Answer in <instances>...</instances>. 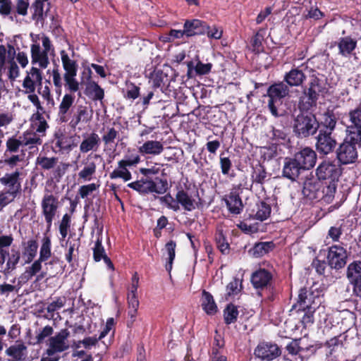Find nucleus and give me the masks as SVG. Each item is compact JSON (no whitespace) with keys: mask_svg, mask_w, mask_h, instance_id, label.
I'll use <instances>...</instances> for the list:
<instances>
[{"mask_svg":"<svg viewBox=\"0 0 361 361\" xmlns=\"http://www.w3.org/2000/svg\"><path fill=\"white\" fill-rule=\"evenodd\" d=\"M219 164L222 174L228 175L233 165L231 159L229 157H226L224 152H221L219 155Z\"/></svg>","mask_w":361,"mask_h":361,"instance_id":"59","label":"nucleus"},{"mask_svg":"<svg viewBox=\"0 0 361 361\" xmlns=\"http://www.w3.org/2000/svg\"><path fill=\"white\" fill-rule=\"evenodd\" d=\"M346 276L353 286V294L361 298V261H353L348 264Z\"/></svg>","mask_w":361,"mask_h":361,"instance_id":"17","label":"nucleus"},{"mask_svg":"<svg viewBox=\"0 0 361 361\" xmlns=\"http://www.w3.org/2000/svg\"><path fill=\"white\" fill-rule=\"evenodd\" d=\"M69 336L70 332L67 329H61L54 336L50 337L49 343L60 351H65L68 348V345L66 343V340Z\"/></svg>","mask_w":361,"mask_h":361,"instance_id":"33","label":"nucleus"},{"mask_svg":"<svg viewBox=\"0 0 361 361\" xmlns=\"http://www.w3.org/2000/svg\"><path fill=\"white\" fill-rule=\"evenodd\" d=\"M23 147L28 146L32 152L38 150V145H42V140L36 133H25L21 136Z\"/></svg>","mask_w":361,"mask_h":361,"instance_id":"42","label":"nucleus"},{"mask_svg":"<svg viewBox=\"0 0 361 361\" xmlns=\"http://www.w3.org/2000/svg\"><path fill=\"white\" fill-rule=\"evenodd\" d=\"M263 36L257 32L250 40V44L252 47V51L256 53H260L263 51L264 47L262 45Z\"/></svg>","mask_w":361,"mask_h":361,"instance_id":"62","label":"nucleus"},{"mask_svg":"<svg viewBox=\"0 0 361 361\" xmlns=\"http://www.w3.org/2000/svg\"><path fill=\"white\" fill-rule=\"evenodd\" d=\"M159 200V202L161 204H165L167 208L172 209L174 212H177L180 209L179 205H178V203L176 202V197L173 198L172 195L170 193H167L164 196H161L158 197Z\"/></svg>","mask_w":361,"mask_h":361,"instance_id":"58","label":"nucleus"},{"mask_svg":"<svg viewBox=\"0 0 361 361\" xmlns=\"http://www.w3.org/2000/svg\"><path fill=\"white\" fill-rule=\"evenodd\" d=\"M176 243L173 240H170L165 245V250L168 255V259L165 267L166 270L169 273H171L173 267V263L176 257Z\"/></svg>","mask_w":361,"mask_h":361,"instance_id":"48","label":"nucleus"},{"mask_svg":"<svg viewBox=\"0 0 361 361\" xmlns=\"http://www.w3.org/2000/svg\"><path fill=\"white\" fill-rule=\"evenodd\" d=\"M256 357L271 361L281 355V350L275 343L262 342L255 350Z\"/></svg>","mask_w":361,"mask_h":361,"instance_id":"21","label":"nucleus"},{"mask_svg":"<svg viewBox=\"0 0 361 361\" xmlns=\"http://www.w3.org/2000/svg\"><path fill=\"white\" fill-rule=\"evenodd\" d=\"M105 256H106V254L102 245V238L98 236L93 248V259L95 262H99Z\"/></svg>","mask_w":361,"mask_h":361,"instance_id":"55","label":"nucleus"},{"mask_svg":"<svg viewBox=\"0 0 361 361\" xmlns=\"http://www.w3.org/2000/svg\"><path fill=\"white\" fill-rule=\"evenodd\" d=\"M164 150V145L157 140H147L142 146L138 147V152L142 154L153 156L160 154Z\"/></svg>","mask_w":361,"mask_h":361,"instance_id":"31","label":"nucleus"},{"mask_svg":"<svg viewBox=\"0 0 361 361\" xmlns=\"http://www.w3.org/2000/svg\"><path fill=\"white\" fill-rule=\"evenodd\" d=\"M274 269L259 268L250 276V282L253 288L257 290V295L263 297V291L265 292L264 300L274 302L279 300V288L274 281Z\"/></svg>","mask_w":361,"mask_h":361,"instance_id":"2","label":"nucleus"},{"mask_svg":"<svg viewBox=\"0 0 361 361\" xmlns=\"http://www.w3.org/2000/svg\"><path fill=\"white\" fill-rule=\"evenodd\" d=\"M21 258V252L16 246H13L8 255L7 256V262L6 263V274H11L14 271Z\"/></svg>","mask_w":361,"mask_h":361,"instance_id":"38","label":"nucleus"},{"mask_svg":"<svg viewBox=\"0 0 361 361\" xmlns=\"http://www.w3.org/2000/svg\"><path fill=\"white\" fill-rule=\"evenodd\" d=\"M275 248V244L273 241L258 242L250 248L249 253L254 257L259 258L269 253Z\"/></svg>","mask_w":361,"mask_h":361,"instance_id":"32","label":"nucleus"},{"mask_svg":"<svg viewBox=\"0 0 361 361\" xmlns=\"http://www.w3.org/2000/svg\"><path fill=\"white\" fill-rule=\"evenodd\" d=\"M292 157L305 171L313 169L317 160V153L310 147L300 149L295 152Z\"/></svg>","mask_w":361,"mask_h":361,"instance_id":"16","label":"nucleus"},{"mask_svg":"<svg viewBox=\"0 0 361 361\" xmlns=\"http://www.w3.org/2000/svg\"><path fill=\"white\" fill-rule=\"evenodd\" d=\"M25 156L21 136L13 135L8 137L6 141V149L4 152L1 162L9 168L13 169L18 164L25 161Z\"/></svg>","mask_w":361,"mask_h":361,"instance_id":"9","label":"nucleus"},{"mask_svg":"<svg viewBox=\"0 0 361 361\" xmlns=\"http://www.w3.org/2000/svg\"><path fill=\"white\" fill-rule=\"evenodd\" d=\"M271 174H269L264 165L258 163L252 167L250 179L253 185L262 186L269 180Z\"/></svg>","mask_w":361,"mask_h":361,"instance_id":"29","label":"nucleus"},{"mask_svg":"<svg viewBox=\"0 0 361 361\" xmlns=\"http://www.w3.org/2000/svg\"><path fill=\"white\" fill-rule=\"evenodd\" d=\"M31 63L32 65L38 63L41 68H46L49 64V56L45 51L41 49L38 43L31 45Z\"/></svg>","mask_w":361,"mask_h":361,"instance_id":"27","label":"nucleus"},{"mask_svg":"<svg viewBox=\"0 0 361 361\" xmlns=\"http://www.w3.org/2000/svg\"><path fill=\"white\" fill-rule=\"evenodd\" d=\"M202 296L201 298V306L202 310L207 314H214L217 312L218 308L212 295L205 290H202Z\"/></svg>","mask_w":361,"mask_h":361,"instance_id":"39","label":"nucleus"},{"mask_svg":"<svg viewBox=\"0 0 361 361\" xmlns=\"http://www.w3.org/2000/svg\"><path fill=\"white\" fill-rule=\"evenodd\" d=\"M59 158L56 157H48L41 154L37 157L35 164L41 170L49 171L54 169L58 163Z\"/></svg>","mask_w":361,"mask_h":361,"instance_id":"43","label":"nucleus"},{"mask_svg":"<svg viewBox=\"0 0 361 361\" xmlns=\"http://www.w3.org/2000/svg\"><path fill=\"white\" fill-rule=\"evenodd\" d=\"M63 68L65 71L63 75H77L78 65L75 60L70 59L65 50L60 51Z\"/></svg>","mask_w":361,"mask_h":361,"instance_id":"40","label":"nucleus"},{"mask_svg":"<svg viewBox=\"0 0 361 361\" xmlns=\"http://www.w3.org/2000/svg\"><path fill=\"white\" fill-rule=\"evenodd\" d=\"M326 259L327 264L331 269L340 270L347 264V250L341 245H333L328 247Z\"/></svg>","mask_w":361,"mask_h":361,"instance_id":"13","label":"nucleus"},{"mask_svg":"<svg viewBox=\"0 0 361 361\" xmlns=\"http://www.w3.org/2000/svg\"><path fill=\"white\" fill-rule=\"evenodd\" d=\"M51 242L48 236H45L42 239V243L39 250V257L37 259L40 263L45 262L51 256Z\"/></svg>","mask_w":361,"mask_h":361,"instance_id":"47","label":"nucleus"},{"mask_svg":"<svg viewBox=\"0 0 361 361\" xmlns=\"http://www.w3.org/2000/svg\"><path fill=\"white\" fill-rule=\"evenodd\" d=\"M223 200L231 214L238 215L243 212L244 205L237 191H231Z\"/></svg>","mask_w":361,"mask_h":361,"instance_id":"23","label":"nucleus"},{"mask_svg":"<svg viewBox=\"0 0 361 361\" xmlns=\"http://www.w3.org/2000/svg\"><path fill=\"white\" fill-rule=\"evenodd\" d=\"M302 88V94L298 100L299 111L316 108L319 96L327 93V88L323 80L314 74L310 75L307 84Z\"/></svg>","mask_w":361,"mask_h":361,"instance_id":"3","label":"nucleus"},{"mask_svg":"<svg viewBox=\"0 0 361 361\" xmlns=\"http://www.w3.org/2000/svg\"><path fill=\"white\" fill-rule=\"evenodd\" d=\"M305 80V74L298 67L293 68L290 71L286 73L283 77V82L290 87L300 86Z\"/></svg>","mask_w":361,"mask_h":361,"instance_id":"28","label":"nucleus"},{"mask_svg":"<svg viewBox=\"0 0 361 361\" xmlns=\"http://www.w3.org/2000/svg\"><path fill=\"white\" fill-rule=\"evenodd\" d=\"M337 118L333 110L327 109L322 116L319 121V132L333 133L336 127Z\"/></svg>","mask_w":361,"mask_h":361,"instance_id":"26","label":"nucleus"},{"mask_svg":"<svg viewBox=\"0 0 361 361\" xmlns=\"http://www.w3.org/2000/svg\"><path fill=\"white\" fill-rule=\"evenodd\" d=\"M357 41L351 36L340 37L335 44L338 48V54L343 57L350 56L357 47Z\"/></svg>","mask_w":361,"mask_h":361,"instance_id":"25","label":"nucleus"},{"mask_svg":"<svg viewBox=\"0 0 361 361\" xmlns=\"http://www.w3.org/2000/svg\"><path fill=\"white\" fill-rule=\"evenodd\" d=\"M302 192L310 200H322L327 204L332 202L335 197L334 194L330 195L326 188L318 180H306L304 183Z\"/></svg>","mask_w":361,"mask_h":361,"instance_id":"11","label":"nucleus"},{"mask_svg":"<svg viewBox=\"0 0 361 361\" xmlns=\"http://www.w3.org/2000/svg\"><path fill=\"white\" fill-rule=\"evenodd\" d=\"M87 91H90V93H94L92 97L93 100H102L104 97V91L99 85V84L94 81H90L87 85Z\"/></svg>","mask_w":361,"mask_h":361,"instance_id":"53","label":"nucleus"},{"mask_svg":"<svg viewBox=\"0 0 361 361\" xmlns=\"http://www.w3.org/2000/svg\"><path fill=\"white\" fill-rule=\"evenodd\" d=\"M97 166L94 161L87 163L78 173V176L84 180H90L96 173Z\"/></svg>","mask_w":361,"mask_h":361,"instance_id":"52","label":"nucleus"},{"mask_svg":"<svg viewBox=\"0 0 361 361\" xmlns=\"http://www.w3.org/2000/svg\"><path fill=\"white\" fill-rule=\"evenodd\" d=\"M310 111H300L294 119L293 128L298 137L307 138L314 135L319 128L316 115Z\"/></svg>","mask_w":361,"mask_h":361,"instance_id":"7","label":"nucleus"},{"mask_svg":"<svg viewBox=\"0 0 361 361\" xmlns=\"http://www.w3.org/2000/svg\"><path fill=\"white\" fill-rule=\"evenodd\" d=\"M54 333V329L49 325L45 326L42 329H39L36 331V337L35 342H29L30 345H36L42 343L44 340L51 336Z\"/></svg>","mask_w":361,"mask_h":361,"instance_id":"49","label":"nucleus"},{"mask_svg":"<svg viewBox=\"0 0 361 361\" xmlns=\"http://www.w3.org/2000/svg\"><path fill=\"white\" fill-rule=\"evenodd\" d=\"M333 133L319 132L316 137V149L320 154L328 155L335 150L338 146L336 139L332 136Z\"/></svg>","mask_w":361,"mask_h":361,"instance_id":"15","label":"nucleus"},{"mask_svg":"<svg viewBox=\"0 0 361 361\" xmlns=\"http://www.w3.org/2000/svg\"><path fill=\"white\" fill-rule=\"evenodd\" d=\"M100 144V138L95 133H90L85 138L80 145V150L82 153H87L90 151H96Z\"/></svg>","mask_w":361,"mask_h":361,"instance_id":"37","label":"nucleus"},{"mask_svg":"<svg viewBox=\"0 0 361 361\" xmlns=\"http://www.w3.org/2000/svg\"><path fill=\"white\" fill-rule=\"evenodd\" d=\"M361 149V138L345 132L343 140L335 150L336 160L340 166L355 164Z\"/></svg>","mask_w":361,"mask_h":361,"instance_id":"4","label":"nucleus"},{"mask_svg":"<svg viewBox=\"0 0 361 361\" xmlns=\"http://www.w3.org/2000/svg\"><path fill=\"white\" fill-rule=\"evenodd\" d=\"M340 165L334 161L324 160L319 164L315 169V175L318 180L329 190V195L336 194L339 177L341 175Z\"/></svg>","mask_w":361,"mask_h":361,"instance_id":"5","label":"nucleus"},{"mask_svg":"<svg viewBox=\"0 0 361 361\" xmlns=\"http://www.w3.org/2000/svg\"><path fill=\"white\" fill-rule=\"evenodd\" d=\"M118 136V132L114 127H107L102 137L105 147H111L115 143V140Z\"/></svg>","mask_w":361,"mask_h":361,"instance_id":"51","label":"nucleus"},{"mask_svg":"<svg viewBox=\"0 0 361 361\" xmlns=\"http://www.w3.org/2000/svg\"><path fill=\"white\" fill-rule=\"evenodd\" d=\"M22 86L25 89V93H34L37 88L38 93L47 100V104H54V100L51 94L49 85H46L42 89L43 73L42 71L32 66L26 72Z\"/></svg>","mask_w":361,"mask_h":361,"instance_id":"6","label":"nucleus"},{"mask_svg":"<svg viewBox=\"0 0 361 361\" xmlns=\"http://www.w3.org/2000/svg\"><path fill=\"white\" fill-rule=\"evenodd\" d=\"M127 186L140 195H146L155 193L163 195L169 190V183L166 178L156 177L142 176L140 179L129 183Z\"/></svg>","mask_w":361,"mask_h":361,"instance_id":"8","label":"nucleus"},{"mask_svg":"<svg viewBox=\"0 0 361 361\" xmlns=\"http://www.w3.org/2000/svg\"><path fill=\"white\" fill-rule=\"evenodd\" d=\"M349 125H347L344 132L355 135L361 138V103L355 109H350L348 114Z\"/></svg>","mask_w":361,"mask_h":361,"instance_id":"20","label":"nucleus"},{"mask_svg":"<svg viewBox=\"0 0 361 361\" xmlns=\"http://www.w3.org/2000/svg\"><path fill=\"white\" fill-rule=\"evenodd\" d=\"M289 92V87L283 81L275 82L268 87L267 91L269 97L268 108L274 117L283 115L279 112V108L282 105L283 99L288 96Z\"/></svg>","mask_w":361,"mask_h":361,"instance_id":"10","label":"nucleus"},{"mask_svg":"<svg viewBox=\"0 0 361 361\" xmlns=\"http://www.w3.org/2000/svg\"><path fill=\"white\" fill-rule=\"evenodd\" d=\"M75 146L72 137L61 132L54 133L52 148L56 152L68 154Z\"/></svg>","mask_w":361,"mask_h":361,"instance_id":"19","label":"nucleus"},{"mask_svg":"<svg viewBox=\"0 0 361 361\" xmlns=\"http://www.w3.org/2000/svg\"><path fill=\"white\" fill-rule=\"evenodd\" d=\"M126 91L124 94V97L129 99H133L138 98L140 97V87L137 86L135 83L127 81L126 83Z\"/></svg>","mask_w":361,"mask_h":361,"instance_id":"56","label":"nucleus"},{"mask_svg":"<svg viewBox=\"0 0 361 361\" xmlns=\"http://www.w3.org/2000/svg\"><path fill=\"white\" fill-rule=\"evenodd\" d=\"M242 283L239 282V279L234 278L226 286V295L228 296H233L240 292L242 289Z\"/></svg>","mask_w":361,"mask_h":361,"instance_id":"60","label":"nucleus"},{"mask_svg":"<svg viewBox=\"0 0 361 361\" xmlns=\"http://www.w3.org/2000/svg\"><path fill=\"white\" fill-rule=\"evenodd\" d=\"M5 353L12 357L13 361H23L27 356V347L23 343L12 345L6 350Z\"/></svg>","mask_w":361,"mask_h":361,"instance_id":"36","label":"nucleus"},{"mask_svg":"<svg viewBox=\"0 0 361 361\" xmlns=\"http://www.w3.org/2000/svg\"><path fill=\"white\" fill-rule=\"evenodd\" d=\"M75 101V97L71 94H66L59 104V109L69 112Z\"/></svg>","mask_w":361,"mask_h":361,"instance_id":"64","label":"nucleus"},{"mask_svg":"<svg viewBox=\"0 0 361 361\" xmlns=\"http://www.w3.org/2000/svg\"><path fill=\"white\" fill-rule=\"evenodd\" d=\"M305 172L292 156L284 158L282 169V176L283 178L291 181H297Z\"/></svg>","mask_w":361,"mask_h":361,"instance_id":"18","label":"nucleus"},{"mask_svg":"<svg viewBox=\"0 0 361 361\" xmlns=\"http://www.w3.org/2000/svg\"><path fill=\"white\" fill-rule=\"evenodd\" d=\"M42 214L44 217L47 231H49L59 209L58 197L51 193H45L41 202Z\"/></svg>","mask_w":361,"mask_h":361,"instance_id":"12","label":"nucleus"},{"mask_svg":"<svg viewBox=\"0 0 361 361\" xmlns=\"http://www.w3.org/2000/svg\"><path fill=\"white\" fill-rule=\"evenodd\" d=\"M92 117V110L89 111L87 106L78 105L69 122V126L73 129H75L80 122L87 123L91 121Z\"/></svg>","mask_w":361,"mask_h":361,"instance_id":"24","label":"nucleus"},{"mask_svg":"<svg viewBox=\"0 0 361 361\" xmlns=\"http://www.w3.org/2000/svg\"><path fill=\"white\" fill-rule=\"evenodd\" d=\"M128 166L124 161L120 160L118 162V166L112 172L109 173L111 179L121 178L125 182L132 179V174L128 170Z\"/></svg>","mask_w":361,"mask_h":361,"instance_id":"35","label":"nucleus"},{"mask_svg":"<svg viewBox=\"0 0 361 361\" xmlns=\"http://www.w3.org/2000/svg\"><path fill=\"white\" fill-rule=\"evenodd\" d=\"M271 206L264 201L257 204V211L255 215V219L261 221L268 219L271 214Z\"/></svg>","mask_w":361,"mask_h":361,"instance_id":"50","label":"nucleus"},{"mask_svg":"<svg viewBox=\"0 0 361 361\" xmlns=\"http://www.w3.org/2000/svg\"><path fill=\"white\" fill-rule=\"evenodd\" d=\"M184 36L186 37L185 28L183 30L171 29L169 33L162 37L161 40L164 42H171L176 39H183Z\"/></svg>","mask_w":361,"mask_h":361,"instance_id":"57","label":"nucleus"},{"mask_svg":"<svg viewBox=\"0 0 361 361\" xmlns=\"http://www.w3.org/2000/svg\"><path fill=\"white\" fill-rule=\"evenodd\" d=\"M267 136L272 142H275L274 145H277L278 143H283L286 141L287 133L283 127L271 126V130Z\"/></svg>","mask_w":361,"mask_h":361,"instance_id":"45","label":"nucleus"},{"mask_svg":"<svg viewBox=\"0 0 361 361\" xmlns=\"http://www.w3.org/2000/svg\"><path fill=\"white\" fill-rule=\"evenodd\" d=\"M187 37H191L195 35H205L207 29H209V25L203 20L200 19H188L183 24Z\"/></svg>","mask_w":361,"mask_h":361,"instance_id":"22","label":"nucleus"},{"mask_svg":"<svg viewBox=\"0 0 361 361\" xmlns=\"http://www.w3.org/2000/svg\"><path fill=\"white\" fill-rule=\"evenodd\" d=\"M214 240L217 248L223 255H228L230 252V244L228 243L226 236L222 228H217L214 234Z\"/></svg>","mask_w":361,"mask_h":361,"instance_id":"41","label":"nucleus"},{"mask_svg":"<svg viewBox=\"0 0 361 361\" xmlns=\"http://www.w3.org/2000/svg\"><path fill=\"white\" fill-rule=\"evenodd\" d=\"M71 216L68 214H65L59 224V233L63 238L67 236L68 231L71 227Z\"/></svg>","mask_w":361,"mask_h":361,"instance_id":"61","label":"nucleus"},{"mask_svg":"<svg viewBox=\"0 0 361 361\" xmlns=\"http://www.w3.org/2000/svg\"><path fill=\"white\" fill-rule=\"evenodd\" d=\"M35 117V125L36 126L35 130L36 132L44 135L46 130L49 128V125L46 121L42 113L37 112L33 115Z\"/></svg>","mask_w":361,"mask_h":361,"instance_id":"54","label":"nucleus"},{"mask_svg":"<svg viewBox=\"0 0 361 361\" xmlns=\"http://www.w3.org/2000/svg\"><path fill=\"white\" fill-rule=\"evenodd\" d=\"M321 303L320 292L317 289L312 290L311 288L304 287L300 289L297 301L292 306L291 310L304 312L301 319L303 324H313L314 312Z\"/></svg>","mask_w":361,"mask_h":361,"instance_id":"1","label":"nucleus"},{"mask_svg":"<svg viewBox=\"0 0 361 361\" xmlns=\"http://www.w3.org/2000/svg\"><path fill=\"white\" fill-rule=\"evenodd\" d=\"M29 6V0H16L15 13L19 16H25L27 15Z\"/></svg>","mask_w":361,"mask_h":361,"instance_id":"63","label":"nucleus"},{"mask_svg":"<svg viewBox=\"0 0 361 361\" xmlns=\"http://www.w3.org/2000/svg\"><path fill=\"white\" fill-rule=\"evenodd\" d=\"M239 314L237 306L233 303H229L224 310V319L226 324L229 325L235 323Z\"/></svg>","mask_w":361,"mask_h":361,"instance_id":"46","label":"nucleus"},{"mask_svg":"<svg viewBox=\"0 0 361 361\" xmlns=\"http://www.w3.org/2000/svg\"><path fill=\"white\" fill-rule=\"evenodd\" d=\"M47 1L41 0H34L31 5V10L32 11V19L37 23H43L47 17L49 8L44 11V6Z\"/></svg>","mask_w":361,"mask_h":361,"instance_id":"34","label":"nucleus"},{"mask_svg":"<svg viewBox=\"0 0 361 361\" xmlns=\"http://www.w3.org/2000/svg\"><path fill=\"white\" fill-rule=\"evenodd\" d=\"M176 197L178 205L180 204L185 211L191 212L194 210L196 208V205H197L195 200L182 188L178 189Z\"/></svg>","mask_w":361,"mask_h":361,"instance_id":"30","label":"nucleus"},{"mask_svg":"<svg viewBox=\"0 0 361 361\" xmlns=\"http://www.w3.org/2000/svg\"><path fill=\"white\" fill-rule=\"evenodd\" d=\"M22 173L16 169L11 173H6L0 178V184L4 186V190L18 196L21 192V176Z\"/></svg>","mask_w":361,"mask_h":361,"instance_id":"14","label":"nucleus"},{"mask_svg":"<svg viewBox=\"0 0 361 361\" xmlns=\"http://www.w3.org/2000/svg\"><path fill=\"white\" fill-rule=\"evenodd\" d=\"M38 249V243L35 239L28 240L26 246L24 247L23 255L26 257L25 264H30L33 261L37 255Z\"/></svg>","mask_w":361,"mask_h":361,"instance_id":"44","label":"nucleus"}]
</instances>
